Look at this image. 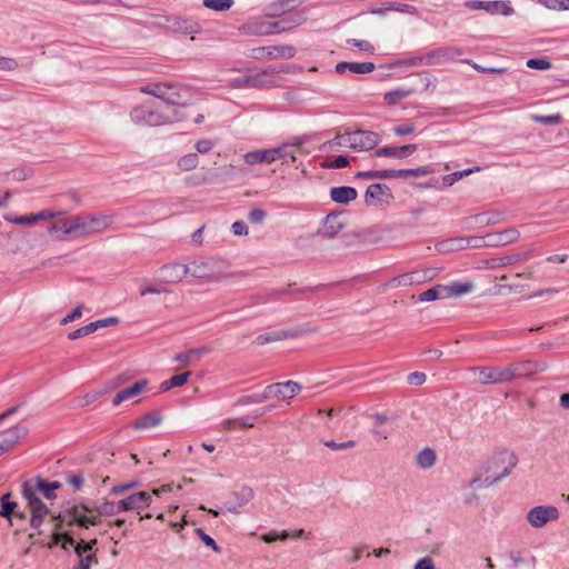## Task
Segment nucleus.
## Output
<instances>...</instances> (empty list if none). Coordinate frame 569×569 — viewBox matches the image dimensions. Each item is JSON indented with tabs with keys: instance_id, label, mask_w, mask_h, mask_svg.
<instances>
[{
	"instance_id": "nucleus-37",
	"label": "nucleus",
	"mask_w": 569,
	"mask_h": 569,
	"mask_svg": "<svg viewBox=\"0 0 569 569\" xmlns=\"http://www.w3.org/2000/svg\"><path fill=\"white\" fill-rule=\"evenodd\" d=\"M184 108V111L180 112V121L192 120L194 123H201L204 119L202 112H200L197 106L180 104Z\"/></svg>"
},
{
	"instance_id": "nucleus-51",
	"label": "nucleus",
	"mask_w": 569,
	"mask_h": 569,
	"mask_svg": "<svg viewBox=\"0 0 569 569\" xmlns=\"http://www.w3.org/2000/svg\"><path fill=\"white\" fill-rule=\"evenodd\" d=\"M531 119L535 122L543 123V124H558L562 121L561 114H550V116H540V114H532Z\"/></svg>"
},
{
	"instance_id": "nucleus-56",
	"label": "nucleus",
	"mask_w": 569,
	"mask_h": 569,
	"mask_svg": "<svg viewBox=\"0 0 569 569\" xmlns=\"http://www.w3.org/2000/svg\"><path fill=\"white\" fill-rule=\"evenodd\" d=\"M197 535L201 538L206 546L210 547L214 552L219 553L221 551L220 547L217 542L208 536L202 529H196Z\"/></svg>"
},
{
	"instance_id": "nucleus-35",
	"label": "nucleus",
	"mask_w": 569,
	"mask_h": 569,
	"mask_svg": "<svg viewBox=\"0 0 569 569\" xmlns=\"http://www.w3.org/2000/svg\"><path fill=\"white\" fill-rule=\"evenodd\" d=\"M301 141L296 140L293 143H283L279 147L273 148V150L278 151L279 157H277V160H281L283 163L288 162L289 160L295 161L296 160V150L295 147H300Z\"/></svg>"
},
{
	"instance_id": "nucleus-59",
	"label": "nucleus",
	"mask_w": 569,
	"mask_h": 569,
	"mask_svg": "<svg viewBox=\"0 0 569 569\" xmlns=\"http://www.w3.org/2000/svg\"><path fill=\"white\" fill-rule=\"evenodd\" d=\"M214 147V142L210 139H200L196 142L194 148L198 153H207Z\"/></svg>"
},
{
	"instance_id": "nucleus-34",
	"label": "nucleus",
	"mask_w": 569,
	"mask_h": 569,
	"mask_svg": "<svg viewBox=\"0 0 569 569\" xmlns=\"http://www.w3.org/2000/svg\"><path fill=\"white\" fill-rule=\"evenodd\" d=\"M253 496H254V493L251 488L243 487L238 492H234V498L237 500V503L234 506L226 505V510L231 513H236L238 507H242V506L247 505L249 501L252 500Z\"/></svg>"
},
{
	"instance_id": "nucleus-28",
	"label": "nucleus",
	"mask_w": 569,
	"mask_h": 569,
	"mask_svg": "<svg viewBox=\"0 0 569 569\" xmlns=\"http://www.w3.org/2000/svg\"><path fill=\"white\" fill-rule=\"evenodd\" d=\"M89 511L91 510L86 506H72L64 511L63 516L59 517L62 518V520L66 521L69 526L77 523L81 527L80 520L84 519V513Z\"/></svg>"
},
{
	"instance_id": "nucleus-62",
	"label": "nucleus",
	"mask_w": 569,
	"mask_h": 569,
	"mask_svg": "<svg viewBox=\"0 0 569 569\" xmlns=\"http://www.w3.org/2000/svg\"><path fill=\"white\" fill-rule=\"evenodd\" d=\"M290 537L289 532L283 530L281 533H276V532H269V533H266L263 535L261 538L264 542L267 543H271L278 539L280 540H286Z\"/></svg>"
},
{
	"instance_id": "nucleus-54",
	"label": "nucleus",
	"mask_w": 569,
	"mask_h": 569,
	"mask_svg": "<svg viewBox=\"0 0 569 569\" xmlns=\"http://www.w3.org/2000/svg\"><path fill=\"white\" fill-rule=\"evenodd\" d=\"M527 67L537 70H548L551 62L547 58H532L527 61Z\"/></svg>"
},
{
	"instance_id": "nucleus-6",
	"label": "nucleus",
	"mask_w": 569,
	"mask_h": 569,
	"mask_svg": "<svg viewBox=\"0 0 569 569\" xmlns=\"http://www.w3.org/2000/svg\"><path fill=\"white\" fill-rule=\"evenodd\" d=\"M81 238L107 230L112 224V217L103 213L79 214Z\"/></svg>"
},
{
	"instance_id": "nucleus-41",
	"label": "nucleus",
	"mask_w": 569,
	"mask_h": 569,
	"mask_svg": "<svg viewBox=\"0 0 569 569\" xmlns=\"http://www.w3.org/2000/svg\"><path fill=\"white\" fill-rule=\"evenodd\" d=\"M432 172H433V169L431 167L423 166V167H418V168H413V169H399L398 176H399V178H402V179H406L409 177L418 178V177L428 176Z\"/></svg>"
},
{
	"instance_id": "nucleus-29",
	"label": "nucleus",
	"mask_w": 569,
	"mask_h": 569,
	"mask_svg": "<svg viewBox=\"0 0 569 569\" xmlns=\"http://www.w3.org/2000/svg\"><path fill=\"white\" fill-rule=\"evenodd\" d=\"M161 420H162V418H161L160 413H158L156 411L147 412L143 416L137 418L132 422V428L134 430H143V429L153 428V427L158 426L161 422Z\"/></svg>"
},
{
	"instance_id": "nucleus-23",
	"label": "nucleus",
	"mask_w": 569,
	"mask_h": 569,
	"mask_svg": "<svg viewBox=\"0 0 569 569\" xmlns=\"http://www.w3.org/2000/svg\"><path fill=\"white\" fill-rule=\"evenodd\" d=\"M475 289L472 281H452L443 284V296L446 298H457L470 293Z\"/></svg>"
},
{
	"instance_id": "nucleus-64",
	"label": "nucleus",
	"mask_w": 569,
	"mask_h": 569,
	"mask_svg": "<svg viewBox=\"0 0 569 569\" xmlns=\"http://www.w3.org/2000/svg\"><path fill=\"white\" fill-rule=\"evenodd\" d=\"M415 569H436V567L431 558L425 557L417 561Z\"/></svg>"
},
{
	"instance_id": "nucleus-2",
	"label": "nucleus",
	"mask_w": 569,
	"mask_h": 569,
	"mask_svg": "<svg viewBox=\"0 0 569 569\" xmlns=\"http://www.w3.org/2000/svg\"><path fill=\"white\" fill-rule=\"evenodd\" d=\"M518 463V457L515 452L500 450L495 452L482 466L487 477L481 480L480 476H476L470 480V486L476 488H488L493 483L508 477Z\"/></svg>"
},
{
	"instance_id": "nucleus-32",
	"label": "nucleus",
	"mask_w": 569,
	"mask_h": 569,
	"mask_svg": "<svg viewBox=\"0 0 569 569\" xmlns=\"http://www.w3.org/2000/svg\"><path fill=\"white\" fill-rule=\"evenodd\" d=\"M436 451L429 447L423 448L416 456V463L420 469H430L436 465Z\"/></svg>"
},
{
	"instance_id": "nucleus-61",
	"label": "nucleus",
	"mask_w": 569,
	"mask_h": 569,
	"mask_svg": "<svg viewBox=\"0 0 569 569\" xmlns=\"http://www.w3.org/2000/svg\"><path fill=\"white\" fill-rule=\"evenodd\" d=\"M18 66L19 64L14 59L0 56V70L13 71Z\"/></svg>"
},
{
	"instance_id": "nucleus-45",
	"label": "nucleus",
	"mask_w": 569,
	"mask_h": 569,
	"mask_svg": "<svg viewBox=\"0 0 569 569\" xmlns=\"http://www.w3.org/2000/svg\"><path fill=\"white\" fill-rule=\"evenodd\" d=\"M206 351L204 348L190 349L184 352H180V367L182 365H189L193 361H197L201 355Z\"/></svg>"
},
{
	"instance_id": "nucleus-48",
	"label": "nucleus",
	"mask_w": 569,
	"mask_h": 569,
	"mask_svg": "<svg viewBox=\"0 0 569 569\" xmlns=\"http://www.w3.org/2000/svg\"><path fill=\"white\" fill-rule=\"evenodd\" d=\"M97 331V326H94L93 322H90L81 328H78L73 331H71L69 335H68V338L70 340H76V339H79V338H82L84 336H88V335H91L93 332Z\"/></svg>"
},
{
	"instance_id": "nucleus-1",
	"label": "nucleus",
	"mask_w": 569,
	"mask_h": 569,
	"mask_svg": "<svg viewBox=\"0 0 569 569\" xmlns=\"http://www.w3.org/2000/svg\"><path fill=\"white\" fill-rule=\"evenodd\" d=\"M140 91L157 97L160 103L151 106L142 103L133 107L130 119L138 126L158 127L173 123L178 117V90L168 83H151L140 88Z\"/></svg>"
},
{
	"instance_id": "nucleus-26",
	"label": "nucleus",
	"mask_w": 569,
	"mask_h": 569,
	"mask_svg": "<svg viewBox=\"0 0 569 569\" xmlns=\"http://www.w3.org/2000/svg\"><path fill=\"white\" fill-rule=\"evenodd\" d=\"M147 385H148L147 380L137 381L131 387H128V388L119 391L116 395V397L113 398L112 403L114 406H118L121 402H123L124 400H128V399L139 395L140 392H142L146 389Z\"/></svg>"
},
{
	"instance_id": "nucleus-58",
	"label": "nucleus",
	"mask_w": 569,
	"mask_h": 569,
	"mask_svg": "<svg viewBox=\"0 0 569 569\" xmlns=\"http://www.w3.org/2000/svg\"><path fill=\"white\" fill-rule=\"evenodd\" d=\"M520 233L516 229H507L503 232L500 233V240L501 243H511L516 241L519 238Z\"/></svg>"
},
{
	"instance_id": "nucleus-49",
	"label": "nucleus",
	"mask_w": 569,
	"mask_h": 569,
	"mask_svg": "<svg viewBox=\"0 0 569 569\" xmlns=\"http://www.w3.org/2000/svg\"><path fill=\"white\" fill-rule=\"evenodd\" d=\"M97 539H92L90 541L81 540L74 546V552L78 557L83 556L84 553H93V548L97 545Z\"/></svg>"
},
{
	"instance_id": "nucleus-15",
	"label": "nucleus",
	"mask_w": 569,
	"mask_h": 569,
	"mask_svg": "<svg viewBox=\"0 0 569 569\" xmlns=\"http://www.w3.org/2000/svg\"><path fill=\"white\" fill-rule=\"evenodd\" d=\"M63 211L60 210H51L43 209L37 213L24 214L20 217H12L10 214H4L3 218L6 221L14 223V224H33L41 220H52L58 217H61Z\"/></svg>"
},
{
	"instance_id": "nucleus-12",
	"label": "nucleus",
	"mask_w": 569,
	"mask_h": 569,
	"mask_svg": "<svg viewBox=\"0 0 569 569\" xmlns=\"http://www.w3.org/2000/svg\"><path fill=\"white\" fill-rule=\"evenodd\" d=\"M465 6L470 10H485L491 14L510 16L513 13L510 1H467Z\"/></svg>"
},
{
	"instance_id": "nucleus-14",
	"label": "nucleus",
	"mask_w": 569,
	"mask_h": 569,
	"mask_svg": "<svg viewBox=\"0 0 569 569\" xmlns=\"http://www.w3.org/2000/svg\"><path fill=\"white\" fill-rule=\"evenodd\" d=\"M462 50L459 47L448 46L440 47L426 53L427 64H443L459 58Z\"/></svg>"
},
{
	"instance_id": "nucleus-24",
	"label": "nucleus",
	"mask_w": 569,
	"mask_h": 569,
	"mask_svg": "<svg viewBox=\"0 0 569 569\" xmlns=\"http://www.w3.org/2000/svg\"><path fill=\"white\" fill-rule=\"evenodd\" d=\"M336 72L339 74H343L346 71H350L352 73L366 74L370 73L375 70V64L372 62H347L342 61L336 64Z\"/></svg>"
},
{
	"instance_id": "nucleus-27",
	"label": "nucleus",
	"mask_w": 569,
	"mask_h": 569,
	"mask_svg": "<svg viewBox=\"0 0 569 569\" xmlns=\"http://www.w3.org/2000/svg\"><path fill=\"white\" fill-rule=\"evenodd\" d=\"M306 20L302 12H291L284 18L276 21L277 32L288 31L297 26H300Z\"/></svg>"
},
{
	"instance_id": "nucleus-43",
	"label": "nucleus",
	"mask_w": 569,
	"mask_h": 569,
	"mask_svg": "<svg viewBox=\"0 0 569 569\" xmlns=\"http://www.w3.org/2000/svg\"><path fill=\"white\" fill-rule=\"evenodd\" d=\"M158 277L164 283H173L177 281L178 272L174 266H163L159 270Z\"/></svg>"
},
{
	"instance_id": "nucleus-17",
	"label": "nucleus",
	"mask_w": 569,
	"mask_h": 569,
	"mask_svg": "<svg viewBox=\"0 0 569 569\" xmlns=\"http://www.w3.org/2000/svg\"><path fill=\"white\" fill-rule=\"evenodd\" d=\"M352 150L367 151L373 149L381 141L380 136L373 131L356 130L352 132Z\"/></svg>"
},
{
	"instance_id": "nucleus-46",
	"label": "nucleus",
	"mask_w": 569,
	"mask_h": 569,
	"mask_svg": "<svg viewBox=\"0 0 569 569\" xmlns=\"http://www.w3.org/2000/svg\"><path fill=\"white\" fill-rule=\"evenodd\" d=\"M462 62L471 66L475 70L482 72V73L502 74V73L507 72V70H508L507 68H502V67H482L469 59H465V60H462Z\"/></svg>"
},
{
	"instance_id": "nucleus-55",
	"label": "nucleus",
	"mask_w": 569,
	"mask_h": 569,
	"mask_svg": "<svg viewBox=\"0 0 569 569\" xmlns=\"http://www.w3.org/2000/svg\"><path fill=\"white\" fill-rule=\"evenodd\" d=\"M79 559H80L79 565L77 567H74L73 569H90L92 565L98 563V558L96 556V552L87 555V556H81V557H79Z\"/></svg>"
},
{
	"instance_id": "nucleus-13",
	"label": "nucleus",
	"mask_w": 569,
	"mask_h": 569,
	"mask_svg": "<svg viewBox=\"0 0 569 569\" xmlns=\"http://www.w3.org/2000/svg\"><path fill=\"white\" fill-rule=\"evenodd\" d=\"M366 203L368 206L389 204L393 199L390 188L385 183L370 184L365 193Z\"/></svg>"
},
{
	"instance_id": "nucleus-10",
	"label": "nucleus",
	"mask_w": 569,
	"mask_h": 569,
	"mask_svg": "<svg viewBox=\"0 0 569 569\" xmlns=\"http://www.w3.org/2000/svg\"><path fill=\"white\" fill-rule=\"evenodd\" d=\"M541 370H543V365L532 360L517 361L506 366L508 382L532 376Z\"/></svg>"
},
{
	"instance_id": "nucleus-50",
	"label": "nucleus",
	"mask_w": 569,
	"mask_h": 569,
	"mask_svg": "<svg viewBox=\"0 0 569 569\" xmlns=\"http://www.w3.org/2000/svg\"><path fill=\"white\" fill-rule=\"evenodd\" d=\"M97 511L100 516H112L120 513L121 509L118 508V502L106 501L97 507Z\"/></svg>"
},
{
	"instance_id": "nucleus-9",
	"label": "nucleus",
	"mask_w": 569,
	"mask_h": 569,
	"mask_svg": "<svg viewBox=\"0 0 569 569\" xmlns=\"http://www.w3.org/2000/svg\"><path fill=\"white\" fill-rule=\"evenodd\" d=\"M301 391V386L296 381L277 382L266 387L264 398L289 400Z\"/></svg>"
},
{
	"instance_id": "nucleus-33",
	"label": "nucleus",
	"mask_w": 569,
	"mask_h": 569,
	"mask_svg": "<svg viewBox=\"0 0 569 569\" xmlns=\"http://www.w3.org/2000/svg\"><path fill=\"white\" fill-rule=\"evenodd\" d=\"M296 53V48L290 44L268 47V58L270 59H291Z\"/></svg>"
},
{
	"instance_id": "nucleus-16",
	"label": "nucleus",
	"mask_w": 569,
	"mask_h": 569,
	"mask_svg": "<svg viewBox=\"0 0 569 569\" xmlns=\"http://www.w3.org/2000/svg\"><path fill=\"white\" fill-rule=\"evenodd\" d=\"M345 226L346 222L342 221L341 213L330 212L323 219L321 227L317 231V236L332 239L345 228Z\"/></svg>"
},
{
	"instance_id": "nucleus-3",
	"label": "nucleus",
	"mask_w": 569,
	"mask_h": 569,
	"mask_svg": "<svg viewBox=\"0 0 569 569\" xmlns=\"http://www.w3.org/2000/svg\"><path fill=\"white\" fill-rule=\"evenodd\" d=\"M184 273L204 281H221L223 279H240L246 277V272L243 271L227 272L202 261H193L186 264Z\"/></svg>"
},
{
	"instance_id": "nucleus-19",
	"label": "nucleus",
	"mask_w": 569,
	"mask_h": 569,
	"mask_svg": "<svg viewBox=\"0 0 569 569\" xmlns=\"http://www.w3.org/2000/svg\"><path fill=\"white\" fill-rule=\"evenodd\" d=\"M239 31L248 36H268L277 32L276 21L253 19L242 24Z\"/></svg>"
},
{
	"instance_id": "nucleus-40",
	"label": "nucleus",
	"mask_w": 569,
	"mask_h": 569,
	"mask_svg": "<svg viewBox=\"0 0 569 569\" xmlns=\"http://www.w3.org/2000/svg\"><path fill=\"white\" fill-rule=\"evenodd\" d=\"M351 138H352V132H347L343 134H336L335 138H332L331 140H329L326 143V146H328L329 149H331V150H333L336 148H340V147H349L350 149H352Z\"/></svg>"
},
{
	"instance_id": "nucleus-11",
	"label": "nucleus",
	"mask_w": 569,
	"mask_h": 569,
	"mask_svg": "<svg viewBox=\"0 0 569 569\" xmlns=\"http://www.w3.org/2000/svg\"><path fill=\"white\" fill-rule=\"evenodd\" d=\"M559 510L553 506H537L527 513V520L533 528H541L549 521L558 520Z\"/></svg>"
},
{
	"instance_id": "nucleus-44",
	"label": "nucleus",
	"mask_w": 569,
	"mask_h": 569,
	"mask_svg": "<svg viewBox=\"0 0 569 569\" xmlns=\"http://www.w3.org/2000/svg\"><path fill=\"white\" fill-rule=\"evenodd\" d=\"M203 6L213 11H228L233 6V0H203Z\"/></svg>"
},
{
	"instance_id": "nucleus-21",
	"label": "nucleus",
	"mask_w": 569,
	"mask_h": 569,
	"mask_svg": "<svg viewBox=\"0 0 569 569\" xmlns=\"http://www.w3.org/2000/svg\"><path fill=\"white\" fill-rule=\"evenodd\" d=\"M417 150V144H405L400 147L385 146L375 151L376 157H387L395 159H405Z\"/></svg>"
},
{
	"instance_id": "nucleus-36",
	"label": "nucleus",
	"mask_w": 569,
	"mask_h": 569,
	"mask_svg": "<svg viewBox=\"0 0 569 569\" xmlns=\"http://www.w3.org/2000/svg\"><path fill=\"white\" fill-rule=\"evenodd\" d=\"M413 93V89L398 88L385 93V102L389 106L396 104L398 101L408 98Z\"/></svg>"
},
{
	"instance_id": "nucleus-7",
	"label": "nucleus",
	"mask_w": 569,
	"mask_h": 569,
	"mask_svg": "<svg viewBox=\"0 0 569 569\" xmlns=\"http://www.w3.org/2000/svg\"><path fill=\"white\" fill-rule=\"evenodd\" d=\"M470 372L477 373V383L500 385L508 383L506 367H470Z\"/></svg>"
},
{
	"instance_id": "nucleus-31",
	"label": "nucleus",
	"mask_w": 569,
	"mask_h": 569,
	"mask_svg": "<svg viewBox=\"0 0 569 569\" xmlns=\"http://www.w3.org/2000/svg\"><path fill=\"white\" fill-rule=\"evenodd\" d=\"M528 258V253H512L503 257L492 258L488 261L490 268H502L515 264Z\"/></svg>"
},
{
	"instance_id": "nucleus-42",
	"label": "nucleus",
	"mask_w": 569,
	"mask_h": 569,
	"mask_svg": "<svg viewBox=\"0 0 569 569\" xmlns=\"http://www.w3.org/2000/svg\"><path fill=\"white\" fill-rule=\"evenodd\" d=\"M191 381L199 383V376L193 375L191 371L180 370V396H183V398H187L188 386L191 385Z\"/></svg>"
},
{
	"instance_id": "nucleus-18",
	"label": "nucleus",
	"mask_w": 569,
	"mask_h": 569,
	"mask_svg": "<svg viewBox=\"0 0 569 569\" xmlns=\"http://www.w3.org/2000/svg\"><path fill=\"white\" fill-rule=\"evenodd\" d=\"M28 430L23 426H14L0 433V456L12 450L26 437Z\"/></svg>"
},
{
	"instance_id": "nucleus-20",
	"label": "nucleus",
	"mask_w": 569,
	"mask_h": 569,
	"mask_svg": "<svg viewBox=\"0 0 569 569\" xmlns=\"http://www.w3.org/2000/svg\"><path fill=\"white\" fill-rule=\"evenodd\" d=\"M151 493L147 491H140L128 496L124 499L118 501V508L122 511L139 510L147 508L150 503Z\"/></svg>"
},
{
	"instance_id": "nucleus-60",
	"label": "nucleus",
	"mask_w": 569,
	"mask_h": 569,
	"mask_svg": "<svg viewBox=\"0 0 569 569\" xmlns=\"http://www.w3.org/2000/svg\"><path fill=\"white\" fill-rule=\"evenodd\" d=\"M266 211L263 209H260V208H253L250 210L249 214H248V219L252 222V223H260L262 222L264 219H266Z\"/></svg>"
},
{
	"instance_id": "nucleus-4",
	"label": "nucleus",
	"mask_w": 569,
	"mask_h": 569,
	"mask_svg": "<svg viewBox=\"0 0 569 569\" xmlns=\"http://www.w3.org/2000/svg\"><path fill=\"white\" fill-rule=\"evenodd\" d=\"M52 220L53 221L47 227V232L53 240L63 241L67 239L81 238L79 214L68 218L58 217Z\"/></svg>"
},
{
	"instance_id": "nucleus-53",
	"label": "nucleus",
	"mask_w": 569,
	"mask_h": 569,
	"mask_svg": "<svg viewBox=\"0 0 569 569\" xmlns=\"http://www.w3.org/2000/svg\"><path fill=\"white\" fill-rule=\"evenodd\" d=\"M549 9L569 11V0H539Z\"/></svg>"
},
{
	"instance_id": "nucleus-57",
	"label": "nucleus",
	"mask_w": 569,
	"mask_h": 569,
	"mask_svg": "<svg viewBox=\"0 0 569 569\" xmlns=\"http://www.w3.org/2000/svg\"><path fill=\"white\" fill-rule=\"evenodd\" d=\"M323 445L331 450H345L349 448H353L356 446V442L353 440H348L346 442H336L333 440L325 441Z\"/></svg>"
},
{
	"instance_id": "nucleus-22",
	"label": "nucleus",
	"mask_w": 569,
	"mask_h": 569,
	"mask_svg": "<svg viewBox=\"0 0 569 569\" xmlns=\"http://www.w3.org/2000/svg\"><path fill=\"white\" fill-rule=\"evenodd\" d=\"M277 157H279L278 151L270 149H259L254 151H249L244 153L243 159L248 164H257V163H272L277 161Z\"/></svg>"
},
{
	"instance_id": "nucleus-8",
	"label": "nucleus",
	"mask_w": 569,
	"mask_h": 569,
	"mask_svg": "<svg viewBox=\"0 0 569 569\" xmlns=\"http://www.w3.org/2000/svg\"><path fill=\"white\" fill-rule=\"evenodd\" d=\"M276 73L274 69H264L254 74L236 79L231 82L233 88H264L276 86V82L271 79Z\"/></svg>"
},
{
	"instance_id": "nucleus-39",
	"label": "nucleus",
	"mask_w": 569,
	"mask_h": 569,
	"mask_svg": "<svg viewBox=\"0 0 569 569\" xmlns=\"http://www.w3.org/2000/svg\"><path fill=\"white\" fill-rule=\"evenodd\" d=\"M443 298H446L443 296V284H437L432 288H429L426 291L421 292L418 297L419 301H422V302L435 301L437 299H443Z\"/></svg>"
},
{
	"instance_id": "nucleus-5",
	"label": "nucleus",
	"mask_w": 569,
	"mask_h": 569,
	"mask_svg": "<svg viewBox=\"0 0 569 569\" xmlns=\"http://www.w3.org/2000/svg\"><path fill=\"white\" fill-rule=\"evenodd\" d=\"M22 496L27 500L28 506L31 510L30 526L31 528L39 530L44 517L48 515L49 509L39 498L36 496L34 488L31 487V481H24L22 485Z\"/></svg>"
},
{
	"instance_id": "nucleus-52",
	"label": "nucleus",
	"mask_w": 569,
	"mask_h": 569,
	"mask_svg": "<svg viewBox=\"0 0 569 569\" xmlns=\"http://www.w3.org/2000/svg\"><path fill=\"white\" fill-rule=\"evenodd\" d=\"M199 163L198 153H188L184 157L180 158V168L183 170H192Z\"/></svg>"
},
{
	"instance_id": "nucleus-47",
	"label": "nucleus",
	"mask_w": 569,
	"mask_h": 569,
	"mask_svg": "<svg viewBox=\"0 0 569 569\" xmlns=\"http://www.w3.org/2000/svg\"><path fill=\"white\" fill-rule=\"evenodd\" d=\"M479 169H480L479 167H476V168H470V169H466V170H461V171H455V172L443 177V183L446 186L450 187L459 179H461L475 171H479Z\"/></svg>"
},
{
	"instance_id": "nucleus-25",
	"label": "nucleus",
	"mask_w": 569,
	"mask_h": 569,
	"mask_svg": "<svg viewBox=\"0 0 569 569\" xmlns=\"http://www.w3.org/2000/svg\"><path fill=\"white\" fill-rule=\"evenodd\" d=\"M358 196V192L352 187H333L330 189V198L332 201L341 204H347L353 201Z\"/></svg>"
},
{
	"instance_id": "nucleus-30",
	"label": "nucleus",
	"mask_w": 569,
	"mask_h": 569,
	"mask_svg": "<svg viewBox=\"0 0 569 569\" xmlns=\"http://www.w3.org/2000/svg\"><path fill=\"white\" fill-rule=\"evenodd\" d=\"M31 487L36 490V496H38V491H40L47 499H54L57 497L56 490L61 487V483L58 481L48 482L41 478L37 479L36 483L31 482Z\"/></svg>"
},
{
	"instance_id": "nucleus-63",
	"label": "nucleus",
	"mask_w": 569,
	"mask_h": 569,
	"mask_svg": "<svg viewBox=\"0 0 569 569\" xmlns=\"http://www.w3.org/2000/svg\"><path fill=\"white\" fill-rule=\"evenodd\" d=\"M16 507H17L16 502L1 503L0 517H3L11 522V517H12V513H13V510Z\"/></svg>"
},
{
	"instance_id": "nucleus-38",
	"label": "nucleus",
	"mask_w": 569,
	"mask_h": 569,
	"mask_svg": "<svg viewBox=\"0 0 569 569\" xmlns=\"http://www.w3.org/2000/svg\"><path fill=\"white\" fill-rule=\"evenodd\" d=\"M439 271H440V269L436 268V267L425 268L421 270H415L413 271V274H415L413 282H416V284H421V283L431 281L432 279H435L438 276Z\"/></svg>"
}]
</instances>
